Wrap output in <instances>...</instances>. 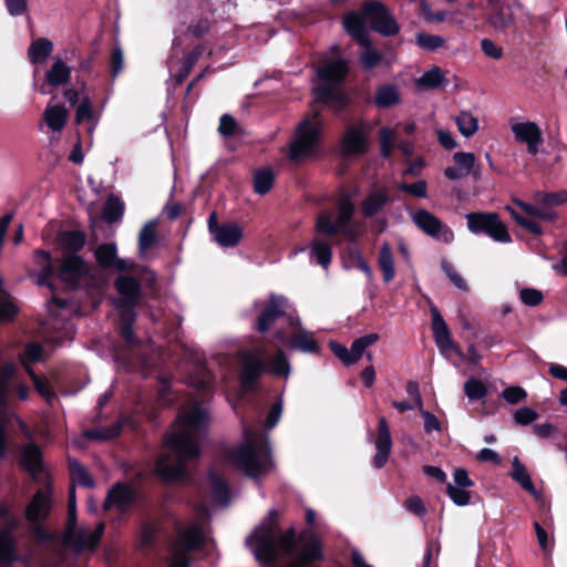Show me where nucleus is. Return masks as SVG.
I'll use <instances>...</instances> for the list:
<instances>
[{
  "label": "nucleus",
  "mask_w": 567,
  "mask_h": 567,
  "mask_svg": "<svg viewBox=\"0 0 567 567\" xmlns=\"http://www.w3.org/2000/svg\"><path fill=\"white\" fill-rule=\"evenodd\" d=\"M13 215L6 214L0 218V248L7 245L20 246L23 244V225L12 224Z\"/></svg>",
  "instance_id": "obj_25"
},
{
  "label": "nucleus",
  "mask_w": 567,
  "mask_h": 567,
  "mask_svg": "<svg viewBox=\"0 0 567 567\" xmlns=\"http://www.w3.org/2000/svg\"><path fill=\"white\" fill-rule=\"evenodd\" d=\"M116 250H95L96 260L99 264L107 269L117 271L131 269L133 264L125 259H120L115 255Z\"/></svg>",
  "instance_id": "obj_38"
},
{
  "label": "nucleus",
  "mask_w": 567,
  "mask_h": 567,
  "mask_svg": "<svg viewBox=\"0 0 567 567\" xmlns=\"http://www.w3.org/2000/svg\"><path fill=\"white\" fill-rule=\"evenodd\" d=\"M341 153L346 157L358 156L368 151V132L363 125H349L341 140Z\"/></svg>",
  "instance_id": "obj_19"
},
{
  "label": "nucleus",
  "mask_w": 567,
  "mask_h": 567,
  "mask_svg": "<svg viewBox=\"0 0 567 567\" xmlns=\"http://www.w3.org/2000/svg\"><path fill=\"white\" fill-rule=\"evenodd\" d=\"M458 132L465 138L472 137L480 128L478 118L468 110H462L454 116Z\"/></svg>",
  "instance_id": "obj_35"
},
{
  "label": "nucleus",
  "mask_w": 567,
  "mask_h": 567,
  "mask_svg": "<svg viewBox=\"0 0 567 567\" xmlns=\"http://www.w3.org/2000/svg\"><path fill=\"white\" fill-rule=\"evenodd\" d=\"M379 266L381 268L384 282H389L394 278V260L390 250H382L379 257Z\"/></svg>",
  "instance_id": "obj_52"
},
{
  "label": "nucleus",
  "mask_w": 567,
  "mask_h": 567,
  "mask_svg": "<svg viewBox=\"0 0 567 567\" xmlns=\"http://www.w3.org/2000/svg\"><path fill=\"white\" fill-rule=\"evenodd\" d=\"M227 461L248 476L257 477L271 468L267 439L244 424V442L227 452Z\"/></svg>",
  "instance_id": "obj_2"
},
{
  "label": "nucleus",
  "mask_w": 567,
  "mask_h": 567,
  "mask_svg": "<svg viewBox=\"0 0 567 567\" xmlns=\"http://www.w3.org/2000/svg\"><path fill=\"white\" fill-rule=\"evenodd\" d=\"M537 416L538 414L530 408L518 409L514 414L515 421L522 425L532 423Z\"/></svg>",
  "instance_id": "obj_64"
},
{
  "label": "nucleus",
  "mask_w": 567,
  "mask_h": 567,
  "mask_svg": "<svg viewBox=\"0 0 567 567\" xmlns=\"http://www.w3.org/2000/svg\"><path fill=\"white\" fill-rule=\"evenodd\" d=\"M275 182V174L271 168L262 167L254 174V189L259 195L268 193Z\"/></svg>",
  "instance_id": "obj_42"
},
{
  "label": "nucleus",
  "mask_w": 567,
  "mask_h": 567,
  "mask_svg": "<svg viewBox=\"0 0 567 567\" xmlns=\"http://www.w3.org/2000/svg\"><path fill=\"white\" fill-rule=\"evenodd\" d=\"M104 532V524H99L94 529L76 526L75 523L68 524L64 535L63 544L65 547L71 548L78 553L84 550H92L97 545Z\"/></svg>",
  "instance_id": "obj_11"
},
{
  "label": "nucleus",
  "mask_w": 567,
  "mask_h": 567,
  "mask_svg": "<svg viewBox=\"0 0 567 567\" xmlns=\"http://www.w3.org/2000/svg\"><path fill=\"white\" fill-rule=\"evenodd\" d=\"M40 262L43 264V270L47 276L56 274L64 282L74 285L83 275L87 272V267L74 250H66L60 259L52 260L47 250L39 254Z\"/></svg>",
  "instance_id": "obj_9"
},
{
  "label": "nucleus",
  "mask_w": 567,
  "mask_h": 567,
  "mask_svg": "<svg viewBox=\"0 0 567 567\" xmlns=\"http://www.w3.org/2000/svg\"><path fill=\"white\" fill-rule=\"evenodd\" d=\"M285 320L288 322L290 330L288 332L280 330L276 333V337L282 343L305 352H316L318 350L317 342L299 326V320L292 318H285Z\"/></svg>",
  "instance_id": "obj_15"
},
{
  "label": "nucleus",
  "mask_w": 567,
  "mask_h": 567,
  "mask_svg": "<svg viewBox=\"0 0 567 567\" xmlns=\"http://www.w3.org/2000/svg\"><path fill=\"white\" fill-rule=\"evenodd\" d=\"M110 64H111L112 75L114 78L117 76L124 68L123 51L120 47H114L112 54H111Z\"/></svg>",
  "instance_id": "obj_60"
},
{
  "label": "nucleus",
  "mask_w": 567,
  "mask_h": 567,
  "mask_svg": "<svg viewBox=\"0 0 567 567\" xmlns=\"http://www.w3.org/2000/svg\"><path fill=\"white\" fill-rule=\"evenodd\" d=\"M446 83L445 74L439 66H432L415 80V85L423 90H434Z\"/></svg>",
  "instance_id": "obj_36"
},
{
  "label": "nucleus",
  "mask_w": 567,
  "mask_h": 567,
  "mask_svg": "<svg viewBox=\"0 0 567 567\" xmlns=\"http://www.w3.org/2000/svg\"><path fill=\"white\" fill-rule=\"evenodd\" d=\"M285 302L282 297H271L258 318L257 329L260 332L267 331L277 319L285 317Z\"/></svg>",
  "instance_id": "obj_30"
},
{
  "label": "nucleus",
  "mask_w": 567,
  "mask_h": 567,
  "mask_svg": "<svg viewBox=\"0 0 567 567\" xmlns=\"http://www.w3.org/2000/svg\"><path fill=\"white\" fill-rule=\"evenodd\" d=\"M442 268H443L444 272L447 275V277L450 278V280L458 289H462V290L467 289L465 280L455 271V269L453 268V266L451 264H449L447 261H442Z\"/></svg>",
  "instance_id": "obj_62"
},
{
  "label": "nucleus",
  "mask_w": 567,
  "mask_h": 567,
  "mask_svg": "<svg viewBox=\"0 0 567 567\" xmlns=\"http://www.w3.org/2000/svg\"><path fill=\"white\" fill-rule=\"evenodd\" d=\"M535 204H527L523 200L515 199L514 203L524 213L526 217H536L543 220H551L556 217V214L548 210V207L556 206L559 204L567 203V192L558 193H536L534 196Z\"/></svg>",
  "instance_id": "obj_12"
},
{
  "label": "nucleus",
  "mask_w": 567,
  "mask_h": 567,
  "mask_svg": "<svg viewBox=\"0 0 567 567\" xmlns=\"http://www.w3.org/2000/svg\"><path fill=\"white\" fill-rule=\"evenodd\" d=\"M102 116V110L96 111L89 95H83L75 107V122L84 123L90 136L93 135Z\"/></svg>",
  "instance_id": "obj_24"
},
{
  "label": "nucleus",
  "mask_w": 567,
  "mask_h": 567,
  "mask_svg": "<svg viewBox=\"0 0 567 567\" xmlns=\"http://www.w3.org/2000/svg\"><path fill=\"white\" fill-rule=\"evenodd\" d=\"M442 268H443L444 272L447 275V277L450 278V280L458 289H462V290L467 289L465 280L455 271V269L453 268V266L451 264H449L447 261H442Z\"/></svg>",
  "instance_id": "obj_61"
},
{
  "label": "nucleus",
  "mask_w": 567,
  "mask_h": 567,
  "mask_svg": "<svg viewBox=\"0 0 567 567\" xmlns=\"http://www.w3.org/2000/svg\"><path fill=\"white\" fill-rule=\"evenodd\" d=\"M378 427L379 433L375 441L377 453L373 463L377 468H381L385 465L389 458L392 447V440L390 429L384 416L380 417Z\"/></svg>",
  "instance_id": "obj_26"
},
{
  "label": "nucleus",
  "mask_w": 567,
  "mask_h": 567,
  "mask_svg": "<svg viewBox=\"0 0 567 567\" xmlns=\"http://www.w3.org/2000/svg\"><path fill=\"white\" fill-rule=\"evenodd\" d=\"M239 361L241 386L246 391L254 388L264 371L281 378L290 374V364L282 350H277L272 355H268L264 349L244 351L239 354Z\"/></svg>",
  "instance_id": "obj_3"
},
{
  "label": "nucleus",
  "mask_w": 567,
  "mask_h": 567,
  "mask_svg": "<svg viewBox=\"0 0 567 567\" xmlns=\"http://www.w3.org/2000/svg\"><path fill=\"white\" fill-rule=\"evenodd\" d=\"M415 43L424 50L434 51L442 48L445 40L443 37L437 34L417 33L415 35Z\"/></svg>",
  "instance_id": "obj_51"
},
{
  "label": "nucleus",
  "mask_w": 567,
  "mask_h": 567,
  "mask_svg": "<svg viewBox=\"0 0 567 567\" xmlns=\"http://www.w3.org/2000/svg\"><path fill=\"white\" fill-rule=\"evenodd\" d=\"M156 235H157V220L152 219V220L147 221L140 231V235H138L140 248H148L150 246L155 244Z\"/></svg>",
  "instance_id": "obj_50"
},
{
  "label": "nucleus",
  "mask_w": 567,
  "mask_h": 567,
  "mask_svg": "<svg viewBox=\"0 0 567 567\" xmlns=\"http://www.w3.org/2000/svg\"><path fill=\"white\" fill-rule=\"evenodd\" d=\"M508 212L511 213L512 217L524 228L529 230L530 233L535 235H539L542 233V228L539 224L534 219L535 217H525L519 214H517L513 208H508Z\"/></svg>",
  "instance_id": "obj_57"
},
{
  "label": "nucleus",
  "mask_w": 567,
  "mask_h": 567,
  "mask_svg": "<svg viewBox=\"0 0 567 567\" xmlns=\"http://www.w3.org/2000/svg\"><path fill=\"white\" fill-rule=\"evenodd\" d=\"M208 422L207 410L196 402L179 412L165 439V452L156 462V473L162 480L171 482L186 475L187 462L199 455V436Z\"/></svg>",
  "instance_id": "obj_1"
},
{
  "label": "nucleus",
  "mask_w": 567,
  "mask_h": 567,
  "mask_svg": "<svg viewBox=\"0 0 567 567\" xmlns=\"http://www.w3.org/2000/svg\"><path fill=\"white\" fill-rule=\"evenodd\" d=\"M359 44L362 48L360 61L364 69H372L382 61V54L372 47L369 40Z\"/></svg>",
  "instance_id": "obj_47"
},
{
  "label": "nucleus",
  "mask_w": 567,
  "mask_h": 567,
  "mask_svg": "<svg viewBox=\"0 0 567 567\" xmlns=\"http://www.w3.org/2000/svg\"><path fill=\"white\" fill-rule=\"evenodd\" d=\"M209 483H210L212 496H213L214 501L219 505L226 504L228 501L229 492H228L227 485L224 482V480L218 477L215 474H210Z\"/></svg>",
  "instance_id": "obj_48"
},
{
  "label": "nucleus",
  "mask_w": 567,
  "mask_h": 567,
  "mask_svg": "<svg viewBox=\"0 0 567 567\" xmlns=\"http://www.w3.org/2000/svg\"><path fill=\"white\" fill-rule=\"evenodd\" d=\"M135 494L131 487L117 484L109 492L104 508L124 512L133 504Z\"/></svg>",
  "instance_id": "obj_29"
},
{
  "label": "nucleus",
  "mask_w": 567,
  "mask_h": 567,
  "mask_svg": "<svg viewBox=\"0 0 567 567\" xmlns=\"http://www.w3.org/2000/svg\"><path fill=\"white\" fill-rule=\"evenodd\" d=\"M323 123L317 112L307 115L296 127L289 144V158L298 162L316 155L321 143Z\"/></svg>",
  "instance_id": "obj_8"
},
{
  "label": "nucleus",
  "mask_w": 567,
  "mask_h": 567,
  "mask_svg": "<svg viewBox=\"0 0 567 567\" xmlns=\"http://www.w3.org/2000/svg\"><path fill=\"white\" fill-rule=\"evenodd\" d=\"M52 50L53 43L45 38H40L31 43L28 55L32 63H42L52 53Z\"/></svg>",
  "instance_id": "obj_39"
},
{
  "label": "nucleus",
  "mask_w": 567,
  "mask_h": 567,
  "mask_svg": "<svg viewBox=\"0 0 567 567\" xmlns=\"http://www.w3.org/2000/svg\"><path fill=\"white\" fill-rule=\"evenodd\" d=\"M412 220L422 231L442 244H451L454 239L452 229L425 209L413 213Z\"/></svg>",
  "instance_id": "obj_14"
},
{
  "label": "nucleus",
  "mask_w": 567,
  "mask_h": 567,
  "mask_svg": "<svg viewBox=\"0 0 567 567\" xmlns=\"http://www.w3.org/2000/svg\"><path fill=\"white\" fill-rule=\"evenodd\" d=\"M16 378V367L6 363L0 368V458L4 456L7 451V439L2 419L8 410V393L10 385Z\"/></svg>",
  "instance_id": "obj_16"
},
{
  "label": "nucleus",
  "mask_w": 567,
  "mask_h": 567,
  "mask_svg": "<svg viewBox=\"0 0 567 567\" xmlns=\"http://www.w3.org/2000/svg\"><path fill=\"white\" fill-rule=\"evenodd\" d=\"M367 19L363 16V9L360 12H351L346 16L343 25L347 32L358 41V43H365L368 39V31L365 28Z\"/></svg>",
  "instance_id": "obj_32"
},
{
  "label": "nucleus",
  "mask_w": 567,
  "mask_h": 567,
  "mask_svg": "<svg viewBox=\"0 0 567 567\" xmlns=\"http://www.w3.org/2000/svg\"><path fill=\"white\" fill-rule=\"evenodd\" d=\"M56 244L59 248H83L85 235L81 230H62L58 234Z\"/></svg>",
  "instance_id": "obj_43"
},
{
  "label": "nucleus",
  "mask_w": 567,
  "mask_h": 567,
  "mask_svg": "<svg viewBox=\"0 0 567 567\" xmlns=\"http://www.w3.org/2000/svg\"><path fill=\"white\" fill-rule=\"evenodd\" d=\"M70 78L71 68L61 58H54L52 65L45 73L47 83L56 87L66 84Z\"/></svg>",
  "instance_id": "obj_34"
},
{
  "label": "nucleus",
  "mask_w": 567,
  "mask_h": 567,
  "mask_svg": "<svg viewBox=\"0 0 567 567\" xmlns=\"http://www.w3.org/2000/svg\"><path fill=\"white\" fill-rule=\"evenodd\" d=\"M43 349L39 343H30L25 347L24 354L22 357V364L28 372L30 368V363L38 362L42 360Z\"/></svg>",
  "instance_id": "obj_55"
},
{
  "label": "nucleus",
  "mask_w": 567,
  "mask_h": 567,
  "mask_svg": "<svg viewBox=\"0 0 567 567\" xmlns=\"http://www.w3.org/2000/svg\"><path fill=\"white\" fill-rule=\"evenodd\" d=\"M21 464L34 478L42 473V453L37 444L29 443L22 449Z\"/></svg>",
  "instance_id": "obj_33"
},
{
  "label": "nucleus",
  "mask_w": 567,
  "mask_h": 567,
  "mask_svg": "<svg viewBox=\"0 0 567 567\" xmlns=\"http://www.w3.org/2000/svg\"><path fill=\"white\" fill-rule=\"evenodd\" d=\"M53 505L52 489L47 486L39 489L25 508V518L32 524H38L49 517Z\"/></svg>",
  "instance_id": "obj_20"
},
{
  "label": "nucleus",
  "mask_w": 567,
  "mask_h": 567,
  "mask_svg": "<svg viewBox=\"0 0 567 567\" xmlns=\"http://www.w3.org/2000/svg\"><path fill=\"white\" fill-rule=\"evenodd\" d=\"M431 313L434 339L440 351L445 355H451L454 353L462 360H465V354L451 339L449 328L444 319L440 315L439 310L435 307H433L431 309Z\"/></svg>",
  "instance_id": "obj_17"
},
{
  "label": "nucleus",
  "mask_w": 567,
  "mask_h": 567,
  "mask_svg": "<svg viewBox=\"0 0 567 567\" xmlns=\"http://www.w3.org/2000/svg\"><path fill=\"white\" fill-rule=\"evenodd\" d=\"M207 523L208 514L206 508H198L196 517L178 532L171 548V561L168 567L188 566V554L199 549L208 542Z\"/></svg>",
  "instance_id": "obj_7"
},
{
  "label": "nucleus",
  "mask_w": 567,
  "mask_h": 567,
  "mask_svg": "<svg viewBox=\"0 0 567 567\" xmlns=\"http://www.w3.org/2000/svg\"><path fill=\"white\" fill-rule=\"evenodd\" d=\"M512 466L513 471L511 473V476L513 477V480H515L524 489H526L528 493H530L534 497L537 498L539 494L536 491L530 480V476L526 471V467L517 456L513 457Z\"/></svg>",
  "instance_id": "obj_37"
},
{
  "label": "nucleus",
  "mask_w": 567,
  "mask_h": 567,
  "mask_svg": "<svg viewBox=\"0 0 567 567\" xmlns=\"http://www.w3.org/2000/svg\"><path fill=\"white\" fill-rule=\"evenodd\" d=\"M124 212L123 203L115 196H110L103 207L102 219L107 223L121 219Z\"/></svg>",
  "instance_id": "obj_46"
},
{
  "label": "nucleus",
  "mask_w": 567,
  "mask_h": 567,
  "mask_svg": "<svg viewBox=\"0 0 567 567\" xmlns=\"http://www.w3.org/2000/svg\"><path fill=\"white\" fill-rule=\"evenodd\" d=\"M464 391L468 399L478 400L485 396V385L476 379H471L464 384Z\"/></svg>",
  "instance_id": "obj_56"
},
{
  "label": "nucleus",
  "mask_w": 567,
  "mask_h": 567,
  "mask_svg": "<svg viewBox=\"0 0 567 567\" xmlns=\"http://www.w3.org/2000/svg\"><path fill=\"white\" fill-rule=\"evenodd\" d=\"M520 300L526 306L535 307L543 301V292L534 288H524L519 292Z\"/></svg>",
  "instance_id": "obj_58"
},
{
  "label": "nucleus",
  "mask_w": 567,
  "mask_h": 567,
  "mask_svg": "<svg viewBox=\"0 0 567 567\" xmlns=\"http://www.w3.org/2000/svg\"><path fill=\"white\" fill-rule=\"evenodd\" d=\"M446 493L452 502L457 506H465L471 501V493L464 487L455 486L449 483L446 486Z\"/></svg>",
  "instance_id": "obj_53"
},
{
  "label": "nucleus",
  "mask_w": 567,
  "mask_h": 567,
  "mask_svg": "<svg viewBox=\"0 0 567 567\" xmlns=\"http://www.w3.org/2000/svg\"><path fill=\"white\" fill-rule=\"evenodd\" d=\"M465 218L471 233L475 235L485 234L502 244L511 241L508 230L497 214L468 213Z\"/></svg>",
  "instance_id": "obj_10"
},
{
  "label": "nucleus",
  "mask_w": 567,
  "mask_h": 567,
  "mask_svg": "<svg viewBox=\"0 0 567 567\" xmlns=\"http://www.w3.org/2000/svg\"><path fill=\"white\" fill-rule=\"evenodd\" d=\"M363 16L371 28L384 35L398 33L399 27L386 7L379 1H368L362 6Z\"/></svg>",
  "instance_id": "obj_13"
},
{
  "label": "nucleus",
  "mask_w": 567,
  "mask_h": 567,
  "mask_svg": "<svg viewBox=\"0 0 567 567\" xmlns=\"http://www.w3.org/2000/svg\"><path fill=\"white\" fill-rule=\"evenodd\" d=\"M455 166H449L444 175L451 181H460L468 176L475 164V155L470 152H457L453 155Z\"/></svg>",
  "instance_id": "obj_28"
},
{
  "label": "nucleus",
  "mask_w": 567,
  "mask_h": 567,
  "mask_svg": "<svg viewBox=\"0 0 567 567\" xmlns=\"http://www.w3.org/2000/svg\"><path fill=\"white\" fill-rule=\"evenodd\" d=\"M426 183L425 181H417L413 184H402L400 185V189L415 197H425L426 196Z\"/></svg>",
  "instance_id": "obj_63"
},
{
  "label": "nucleus",
  "mask_w": 567,
  "mask_h": 567,
  "mask_svg": "<svg viewBox=\"0 0 567 567\" xmlns=\"http://www.w3.org/2000/svg\"><path fill=\"white\" fill-rule=\"evenodd\" d=\"M70 472H71L72 481L74 483L86 486V487L93 486V480L90 476L87 470L82 464H80L78 461H75V460L70 461Z\"/></svg>",
  "instance_id": "obj_49"
},
{
  "label": "nucleus",
  "mask_w": 567,
  "mask_h": 567,
  "mask_svg": "<svg viewBox=\"0 0 567 567\" xmlns=\"http://www.w3.org/2000/svg\"><path fill=\"white\" fill-rule=\"evenodd\" d=\"M276 512H270V516ZM246 544L254 550L255 557L264 564H272L279 553L290 555L295 544V536L289 532L281 536L277 546V528L272 517L265 520L251 535L247 538Z\"/></svg>",
  "instance_id": "obj_6"
},
{
  "label": "nucleus",
  "mask_w": 567,
  "mask_h": 567,
  "mask_svg": "<svg viewBox=\"0 0 567 567\" xmlns=\"http://www.w3.org/2000/svg\"><path fill=\"white\" fill-rule=\"evenodd\" d=\"M43 122L48 130L53 133H60L69 118V112L62 104L49 103L42 115Z\"/></svg>",
  "instance_id": "obj_31"
},
{
  "label": "nucleus",
  "mask_w": 567,
  "mask_h": 567,
  "mask_svg": "<svg viewBox=\"0 0 567 567\" xmlns=\"http://www.w3.org/2000/svg\"><path fill=\"white\" fill-rule=\"evenodd\" d=\"M517 6L509 3H495L488 14L489 25L498 32L505 31L514 24Z\"/></svg>",
  "instance_id": "obj_27"
},
{
  "label": "nucleus",
  "mask_w": 567,
  "mask_h": 567,
  "mask_svg": "<svg viewBox=\"0 0 567 567\" xmlns=\"http://www.w3.org/2000/svg\"><path fill=\"white\" fill-rule=\"evenodd\" d=\"M431 313L434 339L440 351L445 355H451L454 353L462 360H465V354L451 339L449 328L444 319L440 315L439 310L435 307H433L431 309Z\"/></svg>",
  "instance_id": "obj_18"
},
{
  "label": "nucleus",
  "mask_w": 567,
  "mask_h": 567,
  "mask_svg": "<svg viewBox=\"0 0 567 567\" xmlns=\"http://www.w3.org/2000/svg\"><path fill=\"white\" fill-rule=\"evenodd\" d=\"M389 200V194L385 188H379L370 193L362 204V210L365 216L374 215Z\"/></svg>",
  "instance_id": "obj_40"
},
{
  "label": "nucleus",
  "mask_w": 567,
  "mask_h": 567,
  "mask_svg": "<svg viewBox=\"0 0 567 567\" xmlns=\"http://www.w3.org/2000/svg\"><path fill=\"white\" fill-rule=\"evenodd\" d=\"M374 99L378 106L389 107L399 103L400 94L396 86L385 84L378 89Z\"/></svg>",
  "instance_id": "obj_44"
},
{
  "label": "nucleus",
  "mask_w": 567,
  "mask_h": 567,
  "mask_svg": "<svg viewBox=\"0 0 567 567\" xmlns=\"http://www.w3.org/2000/svg\"><path fill=\"white\" fill-rule=\"evenodd\" d=\"M115 287L118 293L124 297L123 300L116 301V308L124 319L126 316L131 317L134 305L140 296V284L132 277L120 276L115 281Z\"/></svg>",
  "instance_id": "obj_21"
},
{
  "label": "nucleus",
  "mask_w": 567,
  "mask_h": 567,
  "mask_svg": "<svg viewBox=\"0 0 567 567\" xmlns=\"http://www.w3.org/2000/svg\"><path fill=\"white\" fill-rule=\"evenodd\" d=\"M395 132L390 127H383L380 131V144H381V153L384 157H389L392 153V150L395 145Z\"/></svg>",
  "instance_id": "obj_54"
},
{
  "label": "nucleus",
  "mask_w": 567,
  "mask_h": 567,
  "mask_svg": "<svg viewBox=\"0 0 567 567\" xmlns=\"http://www.w3.org/2000/svg\"><path fill=\"white\" fill-rule=\"evenodd\" d=\"M354 204L348 195H342L336 209L322 210L316 221V230L322 236L341 235L354 240L362 234V225L354 219Z\"/></svg>",
  "instance_id": "obj_5"
},
{
  "label": "nucleus",
  "mask_w": 567,
  "mask_h": 567,
  "mask_svg": "<svg viewBox=\"0 0 567 567\" xmlns=\"http://www.w3.org/2000/svg\"><path fill=\"white\" fill-rule=\"evenodd\" d=\"M379 340L378 333H370L364 337H361L354 340L349 350L350 353V363H355L363 354L364 350L375 343Z\"/></svg>",
  "instance_id": "obj_45"
},
{
  "label": "nucleus",
  "mask_w": 567,
  "mask_h": 567,
  "mask_svg": "<svg viewBox=\"0 0 567 567\" xmlns=\"http://www.w3.org/2000/svg\"><path fill=\"white\" fill-rule=\"evenodd\" d=\"M347 73L348 63L340 56L323 60L317 72L319 84L313 87L316 99L336 111L347 105L349 97L339 86Z\"/></svg>",
  "instance_id": "obj_4"
},
{
  "label": "nucleus",
  "mask_w": 567,
  "mask_h": 567,
  "mask_svg": "<svg viewBox=\"0 0 567 567\" xmlns=\"http://www.w3.org/2000/svg\"><path fill=\"white\" fill-rule=\"evenodd\" d=\"M503 399L509 404H516L526 399L527 393L520 386H508L502 392Z\"/></svg>",
  "instance_id": "obj_59"
},
{
  "label": "nucleus",
  "mask_w": 567,
  "mask_h": 567,
  "mask_svg": "<svg viewBox=\"0 0 567 567\" xmlns=\"http://www.w3.org/2000/svg\"><path fill=\"white\" fill-rule=\"evenodd\" d=\"M512 132L518 142L526 143L528 153L535 155L542 143V131L534 122H522L512 125Z\"/></svg>",
  "instance_id": "obj_23"
},
{
  "label": "nucleus",
  "mask_w": 567,
  "mask_h": 567,
  "mask_svg": "<svg viewBox=\"0 0 567 567\" xmlns=\"http://www.w3.org/2000/svg\"><path fill=\"white\" fill-rule=\"evenodd\" d=\"M17 559L14 539L8 528L0 530V561L11 564Z\"/></svg>",
  "instance_id": "obj_41"
},
{
  "label": "nucleus",
  "mask_w": 567,
  "mask_h": 567,
  "mask_svg": "<svg viewBox=\"0 0 567 567\" xmlns=\"http://www.w3.org/2000/svg\"><path fill=\"white\" fill-rule=\"evenodd\" d=\"M208 227L216 243L220 246H235L243 237V228L238 224L228 221L219 225L216 213L210 214Z\"/></svg>",
  "instance_id": "obj_22"
}]
</instances>
